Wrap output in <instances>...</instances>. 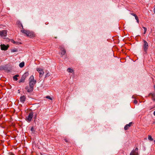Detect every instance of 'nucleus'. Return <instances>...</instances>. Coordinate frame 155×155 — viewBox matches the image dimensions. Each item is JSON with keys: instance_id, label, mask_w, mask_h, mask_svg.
I'll use <instances>...</instances> for the list:
<instances>
[{"instance_id": "f257e3e1", "label": "nucleus", "mask_w": 155, "mask_h": 155, "mask_svg": "<svg viewBox=\"0 0 155 155\" xmlns=\"http://www.w3.org/2000/svg\"><path fill=\"white\" fill-rule=\"evenodd\" d=\"M29 88H28V86H26L25 87L26 90H27L28 92H30L32 91L34 89V86L36 82V81L34 80V77L33 75H31L30 78L29 79Z\"/></svg>"}, {"instance_id": "f03ea898", "label": "nucleus", "mask_w": 155, "mask_h": 155, "mask_svg": "<svg viewBox=\"0 0 155 155\" xmlns=\"http://www.w3.org/2000/svg\"><path fill=\"white\" fill-rule=\"evenodd\" d=\"M21 31L22 33L26 34L27 36L30 38H33L35 36V35L34 33L33 32L30 31H29L23 29L21 30Z\"/></svg>"}, {"instance_id": "7ed1b4c3", "label": "nucleus", "mask_w": 155, "mask_h": 155, "mask_svg": "<svg viewBox=\"0 0 155 155\" xmlns=\"http://www.w3.org/2000/svg\"><path fill=\"white\" fill-rule=\"evenodd\" d=\"M143 48L144 51L146 53L147 51L148 48L149 46L147 42L145 41H143Z\"/></svg>"}, {"instance_id": "20e7f679", "label": "nucleus", "mask_w": 155, "mask_h": 155, "mask_svg": "<svg viewBox=\"0 0 155 155\" xmlns=\"http://www.w3.org/2000/svg\"><path fill=\"white\" fill-rule=\"evenodd\" d=\"M36 70L39 73V77H42L44 74V71L43 69L41 68H36Z\"/></svg>"}, {"instance_id": "39448f33", "label": "nucleus", "mask_w": 155, "mask_h": 155, "mask_svg": "<svg viewBox=\"0 0 155 155\" xmlns=\"http://www.w3.org/2000/svg\"><path fill=\"white\" fill-rule=\"evenodd\" d=\"M60 48L61 51L59 54L62 57L65 54L66 51L64 48L62 47H60Z\"/></svg>"}, {"instance_id": "423d86ee", "label": "nucleus", "mask_w": 155, "mask_h": 155, "mask_svg": "<svg viewBox=\"0 0 155 155\" xmlns=\"http://www.w3.org/2000/svg\"><path fill=\"white\" fill-rule=\"evenodd\" d=\"M7 31L4 30L0 31V36L2 37H5L7 35Z\"/></svg>"}, {"instance_id": "0eeeda50", "label": "nucleus", "mask_w": 155, "mask_h": 155, "mask_svg": "<svg viewBox=\"0 0 155 155\" xmlns=\"http://www.w3.org/2000/svg\"><path fill=\"white\" fill-rule=\"evenodd\" d=\"M138 149L136 148L131 152L130 155H138Z\"/></svg>"}, {"instance_id": "6e6552de", "label": "nucleus", "mask_w": 155, "mask_h": 155, "mask_svg": "<svg viewBox=\"0 0 155 155\" xmlns=\"http://www.w3.org/2000/svg\"><path fill=\"white\" fill-rule=\"evenodd\" d=\"M33 113L32 112H31L29 113L28 116L26 117V120L29 122H30L32 118L33 117Z\"/></svg>"}, {"instance_id": "1a4fd4ad", "label": "nucleus", "mask_w": 155, "mask_h": 155, "mask_svg": "<svg viewBox=\"0 0 155 155\" xmlns=\"http://www.w3.org/2000/svg\"><path fill=\"white\" fill-rule=\"evenodd\" d=\"M1 49L2 50H7L8 48L9 47L8 45H5L4 44H2L0 45Z\"/></svg>"}, {"instance_id": "9d476101", "label": "nucleus", "mask_w": 155, "mask_h": 155, "mask_svg": "<svg viewBox=\"0 0 155 155\" xmlns=\"http://www.w3.org/2000/svg\"><path fill=\"white\" fill-rule=\"evenodd\" d=\"M26 97L25 96L23 95L21 96L20 98V101L22 103H24L25 101Z\"/></svg>"}, {"instance_id": "9b49d317", "label": "nucleus", "mask_w": 155, "mask_h": 155, "mask_svg": "<svg viewBox=\"0 0 155 155\" xmlns=\"http://www.w3.org/2000/svg\"><path fill=\"white\" fill-rule=\"evenodd\" d=\"M25 74L23 76H22V78L19 81V83H20L21 82H24L26 77H24Z\"/></svg>"}, {"instance_id": "f8f14e48", "label": "nucleus", "mask_w": 155, "mask_h": 155, "mask_svg": "<svg viewBox=\"0 0 155 155\" xmlns=\"http://www.w3.org/2000/svg\"><path fill=\"white\" fill-rule=\"evenodd\" d=\"M19 76V75L18 74H16L13 76V79L15 81H17L18 80L17 77Z\"/></svg>"}, {"instance_id": "ddd939ff", "label": "nucleus", "mask_w": 155, "mask_h": 155, "mask_svg": "<svg viewBox=\"0 0 155 155\" xmlns=\"http://www.w3.org/2000/svg\"><path fill=\"white\" fill-rule=\"evenodd\" d=\"M25 65V63L24 62H22L19 64V66L20 68H22Z\"/></svg>"}, {"instance_id": "4468645a", "label": "nucleus", "mask_w": 155, "mask_h": 155, "mask_svg": "<svg viewBox=\"0 0 155 155\" xmlns=\"http://www.w3.org/2000/svg\"><path fill=\"white\" fill-rule=\"evenodd\" d=\"M67 71L69 73H72L73 71V70L70 68H68L67 70Z\"/></svg>"}, {"instance_id": "2eb2a0df", "label": "nucleus", "mask_w": 155, "mask_h": 155, "mask_svg": "<svg viewBox=\"0 0 155 155\" xmlns=\"http://www.w3.org/2000/svg\"><path fill=\"white\" fill-rule=\"evenodd\" d=\"M130 127L129 126L128 124H126L124 127V129L125 130H127Z\"/></svg>"}, {"instance_id": "dca6fc26", "label": "nucleus", "mask_w": 155, "mask_h": 155, "mask_svg": "<svg viewBox=\"0 0 155 155\" xmlns=\"http://www.w3.org/2000/svg\"><path fill=\"white\" fill-rule=\"evenodd\" d=\"M148 139H149V140L150 141H153V139L152 138V137L150 135L148 136Z\"/></svg>"}, {"instance_id": "f3484780", "label": "nucleus", "mask_w": 155, "mask_h": 155, "mask_svg": "<svg viewBox=\"0 0 155 155\" xmlns=\"http://www.w3.org/2000/svg\"><path fill=\"white\" fill-rule=\"evenodd\" d=\"M135 19L137 20V22L138 23H139V19H138V17L136 15V16H135Z\"/></svg>"}, {"instance_id": "a211bd4d", "label": "nucleus", "mask_w": 155, "mask_h": 155, "mask_svg": "<svg viewBox=\"0 0 155 155\" xmlns=\"http://www.w3.org/2000/svg\"><path fill=\"white\" fill-rule=\"evenodd\" d=\"M143 28L144 29V34H145L146 33V31H147V29L146 28L144 27H143Z\"/></svg>"}, {"instance_id": "6ab92c4d", "label": "nucleus", "mask_w": 155, "mask_h": 155, "mask_svg": "<svg viewBox=\"0 0 155 155\" xmlns=\"http://www.w3.org/2000/svg\"><path fill=\"white\" fill-rule=\"evenodd\" d=\"M151 95L153 97H154L155 96V94L154 93H151L150 94V95Z\"/></svg>"}, {"instance_id": "aec40b11", "label": "nucleus", "mask_w": 155, "mask_h": 155, "mask_svg": "<svg viewBox=\"0 0 155 155\" xmlns=\"http://www.w3.org/2000/svg\"><path fill=\"white\" fill-rule=\"evenodd\" d=\"M46 97L48 99H49L51 100H52V98L49 96H47Z\"/></svg>"}, {"instance_id": "412c9836", "label": "nucleus", "mask_w": 155, "mask_h": 155, "mask_svg": "<svg viewBox=\"0 0 155 155\" xmlns=\"http://www.w3.org/2000/svg\"><path fill=\"white\" fill-rule=\"evenodd\" d=\"M130 14L131 15H132L133 16H134V17H135V16H136L137 15H136L134 13H131Z\"/></svg>"}, {"instance_id": "4be33fe9", "label": "nucleus", "mask_w": 155, "mask_h": 155, "mask_svg": "<svg viewBox=\"0 0 155 155\" xmlns=\"http://www.w3.org/2000/svg\"><path fill=\"white\" fill-rule=\"evenodd\" d=\"M132 122H130L128 124H127L129 126V127H130L132 125Z\"/></svg>"}, {"instance_id": "5701e85b", "label": "nucleus", "mask_w": 155, "mask_h": 155, "mask_svg": "<svg viewBox=\"0 0 155 155\" xmlns=\"http://www.w3.org/2000/svg\"><path fill=\"white\" fill-rule=\"evenodd\" d=\"M134 102L135 104H137V101L136 100H135L134 101Z\"/></svg>"}, {"instance_id": "b1692460", "label": "nucleus", "mask_w": 155, "mask_h": 155, "mask_svg": "<svg viewBox=\"0 0 155 155\" xmlns=\"http://www.w3.org/2000/svg\"><path fill=\"white\" fill-rule=\"evenodd\" d=\"M31 130L32 131H34V128L33 127H32L31 128Z\"/></svg>"}, {"instance_id": "393cba45", "label": "nucleus", "mask_w": 155, "mask_h": 155, "mask_svg": "<svg viewBox=\"0 0 155 155\" xmlns=\"http://www.w3.org/2000/svg\"><path fill=\"white\" fill-rule=\"evenodd\" d=\"M20 26L21 27H22V28L23 29V25H22V24H21V23L19 25V26H20Z\"/></svg>"}, {"instance_id": "a878e982", "label": "nucleus", "mask_w": 155, "mask_h": 155, "mask_svg": "<svg viewBox=\"0 0 155 155\" xmlns=\"http://www.w3.org/2000/svg\"><path fill=\"white\" fill-rule=\"evenodd\" d=\"M153 10H154V12L155 14V5L154 6V8Z\"/></svg>"}, {"instance_id": "bb28decb", "label": "nucleus", "mask_w": 155, "mask_h": 155, "mask_svg": "<svg viewBox=\"0 0 155 155\" xmlns=\"http://www.w3.org/2000/svg\"><path fill=\"white\" fill-rule=\"evenodd\" d=\"M64 140H65V141L66 142H68V141L66 139H64Z\"/></svg>"}, {"instance_id": "cd10ccee", "label": "nucleus", "mask_w": 155, "mask_h": 155, "mask_svg": "<svg viewBox=\"0 0 155 155\" xmlns=\"http://www.w3.org/2000/svg\"><path fill=\"white\" fill-rule=\"evenodd\" d=\"M25 75H28V73H25Z\"/></svg>"}, {"instance_id": "c85d7f7f", "label": "nucleus", "mask_w": 155, "mask_h": 155, "mask_svg": "<svg viewBox=\"0 0 155 155\" xmlns=\"http://www.w3.org/2000/svg\"><path fill=\"white\" fill-rule=\"evenodd\" d=\"M16 50H13L12 51L13 52H15L16 51Z\"/></svg>"}, {"instance_id": "c756f323", "label": "nucleus", "mask_w": 155, "mask_h": 155, "mask_svg": "<svg viewBox=\"0 0 155 155\" xmlns=\"http://www.w3.org/2000/svg\"><path fill=\"white\" fill-rule=\"evenodd\" d=\"M153 114L154 116H155V111L153 112Z\"/></svg>"}, {"instance_id": "7c9ffc66", "label": "nucleus", "mask_w": 155, "mask_h": 155, "mask_svg": "<svg viewBox=\"0 0 155 155\" xmlns=\"http://www.w3.org/2000/svg\"><path fill=\"white\" fill-rule=\"evenodd\" d=\"M132 97L133 98H134V96H133V97Z\"/></svg>"}, {"instance_id": "2f4dec72", "label": "nucleus", "mask_w": 155, "mask_h": 155, "mask_svg": "<svg viewBox=\"0 0 155 155\" xmlns=\"http://www.w3.org/2000/svg\"><path fill=\"white\" fill-rule=\"evenodd\" d=\"M154 141L155 142V140H154Z\"/></svg>"}]
</instances>
